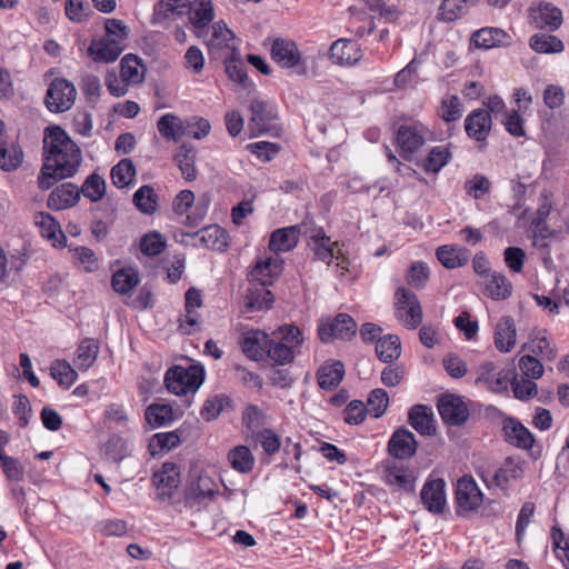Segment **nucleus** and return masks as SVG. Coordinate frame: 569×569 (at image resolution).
Masks as SVG:
<instances>
[{
  "label": "nucleus",
  "instance_id": "58",
  "mask_svg": "<svg viewBox=\"0 0 569 569\" xmlns=\"http://www.w3.org/2000/svg\"><path fill=\"white\" fill-rule=\"evenodd\" d=\"M167 246L166 238L158 231L146 233L140 240V250L144 256H159Z\"/></svg>",
  "mask_w": 569,
  "mask_h": 569
},
{
  "label": "nucleus",
  "instance_id": "45",
  "mask_svg": "<svg viewBox=\"0 0 569 569\" xmlns=\"http://www.w3.org/2000/svg\"><path fill=\"white\" fill-rule=\"evenodd\" d=\"M282 263L283 261L281 259L272 257L257 261L251 274L266 286L271 283V279L281 272Z\"/></svg>",
  "mask_w": 569,
  "mask_h": 569
},
{
  "label": "nucleus",
  "instance_id": "55",
  "mask_svg": "<svg viewBox=\"0 0 569 569\" xmlns=\"http://www.w3.org/2000/svg\"><path fill=\"white\" fill-rule=\"evenodd\" d=\"M99 343L92 338L83 339L78 346L77 357L80 369H89L97 360Z\"/></svg>",
  "mask_w": 569,
  "mask_h": 569
},
{
  "label": "nucleus",
  "instance_id": "13",
  "mask_svg": "<svg viewBox=\"0 0 569 569\" xmlns=\"http://www.w3.org/2000/svg\"><path fill=\"white\" fill-rule=\"evenodd\" d=\"M269 342V335L258 329H251L242 333L239 345L247 358L253 361H262L266 360Z\"/></svg>",
  "mask_w": 569,
  "mask_h": 569
},
{
  "label": "nucleus",
  "instance_id": "61",
  "mask_svg": "<svg viewBox=\"0 0 569 569\" xmlns=\"http://www.w3.org/2000/svg\"><path fill=\"white\" fill-rule=\"evenodd\" d=\"M467 0H443L439 8V19L452 22L467 13Z\"/></svg>",
  "mask_w": 569,
  "mask_h": 569
},
{
  "label": "nucleus",
  "instance_id": "7",
  "mask_svg": "<svg viewBox=\"0 0 569 569\" xmlns=\"http://www.w3.org/2000/svg\"><path fill=\"white\" fill-rule=\"evenodd\" d=\"M437 409L442 421L449 426H461L470 416L469 408L462 397L452 393L439 396Z\"/></svg>",
  "mask_w": 569,
  "mask_h": 569
},
{
  "label": "nucleus",
  "instance_id": "19",
  "mask_svg": "<svg viewBox=\"0 0 569 569\" xmlns=\"http://www.w3.org/2000/svg\"><path fill=\"white\" fill-rule=\"evenodd\" d=\"M301 233V224L276 229L270 234L268 248L274 253L291 251L297 247Z\"/></svg>",
  "mask_w": 569,
  "mask_h": 569
},
{
  "label": "nucleus",
  "instance_id": "6",
  "mask_svg": "<svg viewBox=\"0 0 569 569\" xmlns=\"http://www.w3.org/2000/svg\"><path fill=\"white\" fill-rule=\"evenodd\" d=\"M396 316L408 328L415 329L422 321V309L416 293L400 287L396 290Z\"/></svg>",
  "mask_w": 569,
  "mask_h": 569
},
{
  "label": "nucleus",
  "instance_id": "25",
  "mask_svg": "<svg viewBox=\"0 0 569 569\" xmlns=\"http://www.w3.org/2000/svg\"><path fill=\"white\" fill-rule=\"evenodd\" d=\"M471 41L477 48L491 49L509 46L512 39L509 33L500 28L485 27L473 32Z\"/></svg>",
  "mask_w": 569,
  "mask_h": 569
},
{
  "label": "nucleus",
  "instance_id": "47",
  "mask_svg": "<svg viewBox=\"0 0 569 569\" xmlns=\"http://www.w3.org/2000/svg\"><path fill=\"white\" fill-rule=\"evenodd\" d=\"M521 473V466L515 462L512 458H507L502 466L495 471L492 482L495 486L505 489L510 480L520 478Z\"/></svg>",
  "mask_w": 569,
  "mask_h": 569
},
{
  "label": "nucleus",
  "instance_id": "41",
  "mask_svg": "<svg viewBox=\"0 0 569 569\" xmlns=\"http://www.w3.org/2000/svg\"><path fill=\"white\" fill-rule=\"evenodd\" d=\"M486 292L495 300H503L511 296L512 284L500 272H491L486 280Z\"/></svg>",
  "mask_w": 569,
  "mask_h": 569
},
{
  "label": "nucleus",
  "instance_id": "1",
  "mask_svg": "<svg viewBox=\"0 0 569 569\" xmlns=\"http://www.w3.org/2000/svg\"><path fill=\"white\" fill-rule=\"evenodd\" d=\"M42 166L37 178L42 191L51 189L60 180L72 178L82 162L80 147L60 126L44 129Z\"/></svg>",
  "mask_w": 569,
  "mask_h": 569
},
{
  "label": "nucleus",
  "instance_id": "46",
  "mask_svg": "<svg viewBox=\"0 0 569 569\" xmlns=\"http://www.w3.org/2000/svg\"><path fill=\"white\" fill-rule=\"evenodd\" d=\"M451 159L449 149L445 146L433 147L420 163L427 173H438Z\"/></svg>",
  "mask_w": 569,
  "mask_h": 569
},
{
  "label": "nucleus",
  "instance_id": "60",
  "mask_svg": "<svg viewBox=\"0 0 569 569\" xmlns=\"http://www.w3.org/2000/svg\"><path fill=\"white\" fill-rule=\"evenodd\" d=\"M339 243L329 241H320L315 244H310V248L315 254V258L319 261L326 262L328 266L331 264L333 259H340L342 250L338 249Z\"/></svg>",
  "mask_w": 569,
  "mask_h": 569
},
{
  "label": "nucleus",
  "instance_id": "21",
  "mask_svg": "<svg viewBox=\"0 0 569 569\" xmlns=\"http://www.w3.org/2000/svg\"><path fill=\"white\" fill-rule=\"evenodd\" d=\"M529 17L538 28L557 30L562 23V12L559 8L549 2H540L537 7L530 8Z\"/></svg>",
  "mask_w": 569,
  "mask_h": 569
},
{
  "label": "nucleus",
  "instance_id": "59",
  "mask_svg": "<svg viewBox=\"0 0 569 569\" xmlns=\"http://www.w3.org/2000/svg\"><path fill=\"white\" fill-rule=\"evenodd\" d=\"M252 438L260 443L267 456H273L282 446L281 438L271 428H262L259 432L254 433Z\"/></svg>",
  "mask_w": 569,
  "mask_h": 569
},
{
  "label": "nucleus",
  "instance_id": "2",
  "mask_svg": "<svg viewBox=\"0 0 569 569\" xmlns=\"http://www.w3.org/2000/svg\"><path fill=\"white\" fill-rule=\"evenodd\" d=\"M204 381V369L202 366H173L164 375V385L169 392L176 396L194 393Z\"/></svg>",
  "mask_w": 569,
  "mask_h": 569
},
{
  "label": "nucleus",
  "instance_id": "64",
  "mask_svg": "<svg viewBox=\"0 0 569 569\" xmlns=\"http://www.w3.org/2000/svg\"><path fill=\"white\" fill-rule=\"evenodd\" d=\"M264 412L257 405H248L242 411V425L253 436L263 425Z\"/></svg>",
  "mask_w": 569,
  "mask_h": 569
},
{
  "label": "nucleus",
  "instance_id": "17",
  "mask_svg": "<svg viewBox=\"0 0 569 569\" xmlns=\"http://www.w3.org/2000/svg\"><path fill=\"white\" fill-rule=\"evenodd\" d=\"M505 440L519 449L529 450L535 443V437L528 428L512 417H507L502 422Z\"/></svg>",
  "mask_w": 569,
  "mask_h": 569
},
{
  "label": "nucleus",
  "instance_id": "14",
  "mask_svg": "<svg viewBox=\"0 0 569 569\" xmlns=\"http://www.w3.org/2000/svg\"><path fill=\"white\" fill-rule=\"evenodd\" d=\"M446 482L441 478L427 480L420 491V498L426 509L435 515L443 512L446 507Z\"/></svg>",
  "mask_w": 569,
  "mask_h": 569
},
{
  "label": "nucleus",
  "instance_id": "20",
  "mask_svg": "<svg viewBox=\"0 0 569 569\" xmlns=\"http://www.w3.org/2000/svg\"><path fill=\"white\" fill-rule=\"evenodd\" d=\"M79 199V188L72 182H64L50 192L47 206L51 210L60 211L74 207Z\"/></svg>",
  "mask_w": 569,
  "mask_h": 569
},
{
  "label": "nucleus",
  "instance_id": "37",
  "mask_svg": "<svg viewBox=\"0 0 569 569\" xmlns=\"http://www.w3.org/2000/svg\"><path fill=\"white\" fill-rule=\"evenodd\" d=\"M147 423L156 429L170 425L174 420L173 409L170 405L151 403L144 411Z\"/></svg>",
  "mask_w": 569,
  "mask_h": 569
},
{
  "label": "nucleus",
  "instance_id": "12",
  "mask_svg": "<svg viewBox=\"0 0 569 569\" xmlns=\"http://www.w3.org/2000/svg\"><path fill=\"white\" fill-rule=\"evenodd\" d=\"M24 153L17 140L9 141L6 137V123L0 119V170L11 172L23 162Z\"/></svg>",
  "mask_w": 569,
  "mask_h": 569
},
{
  "label": "nucleus",
  "instance_id": "26",
  "mask_svg": "<svg viewBox=\"0 0 569 569\" xmlns=\"http://www.w3.org/2000/svg\"><path fill=\"white\" fill-rule=\"evenodd\" d=\"M408 423L422 436L436 433L433 411L426 405H415L409 409Z\"/></svg>",
  "mask_w": 569,
  "mask_h": 569
},
{
  "label": "nucleus",
  "instance_id": "30",
  "mask_svg": "<svg viewBox=\"0 0 569 569\" xmlns=\"http://www.w3.org/2000/svg\"><path fill=\"white\" fill-rule=\"evenodd\" d=\"M120 76L127 84L141 83L144 76L142 59L133 53L126 54L120 61Z\"/></svg>",
  "mask_w": 569,
  "mask_h": 569
},
{
  "label": "nucleus",
  "instance_id": "4",
  "mask_svg": "<svg viewBox=\"0 0 569 569\" xmlns=\"http://www.w3.org/2000/svg\"><path fill=\"white\" fill-rule=\"evenodd\" d=\"M77 97L74 84L66 78L53 79L47 90L44 103L49 111L62 113L72 108Z\"/></svg>",
  "mask_w": 569,
  "mask_h": 569
},
{
  "label": "nucleus",
  "instance_id": "57",
  "mask_svg": "<svg viewBox=\"0 0 569 569\" xmlns=\"http://www.w3.org/2000/svg\"><path fill=\"white\" fill-rule=\"evenodd\" d=\"M389 396L385 389L376 388L370 391L367 399L368 415L378 419L382 417L388 408Z\"/></svg>",
  "mask_w": 569,
  "mask_h": 569
},
{
  "label": "nucleus",
  "instance_id": "54",
  "mask_svg": "<svg viewBox=\"0 0 569 569\" xmlns=\"http://www.w3.org/2000/svg\"><path fill=\"white\" fill-rule=\"evenodd\" d=\"M79 190L80 194L82 193L92 202H97L106 194V180L98 173L93 172L87 177Z\"/></svg>",
  "mask_w": 569,
  "mask_h": 569
},
{
  "label": "nucleus",
  "instance_id": "32",
  "mask_svg": "<svg viewBox=\"0 0 569 569\" xmlns=\"http://www.w3.org/2000/svg\"><path fill=\"white\" fill-rule=\"evenodd\" d=\"M345 366L341 361L322 365L317 371L318 385L323 390H333L342 381Z\"/></svg>",
  "mask_w": 569,
  "mask_h": 569
},
{
  "label": "nucleus",
  "instance_id": "29",
  "mask_svg": "<svg viewBox=\"0 0 569 569\" xmlns=\"http://www.w3.org/2000/svg\"><path fill=\"white\" fill-rule=\"evenodd\" d=\"M194 237L208 249L223 252L229 246L227 231L218 224L204 227L194 233Z\"/></svg>",
  "mask_w": 569,
  "mask_h": 569
},
{
  "label": "nucleus",
  "instance_id": "43",
  "mask_svg": "<svg viewBox=\"0 0 569 569\" xmlns=\"http://www.w3.org/2000/svg\"><path fill=\"white\" fill-rule=\"evenodd\" d=\"M224 69L228 78L234 82L248 87L249 78L246 71V64L240 58L239 51L233 48L230 56L224 59Z\"/></svg>",
  "mask_w": 569,
  "mask_h": 569
},
{
  "label": "nucleus",
  "instance_id": "62",
  "mask_svg": "<svg viewBox=\"0 0 569 569\" xmlns=\"http://www.w3.org/2000/svg\"><path fill=\"white\" fill-rule=\"evenodd\" d=\"M429 277L430 270L428 264L423 261H415L409 267L407 282L416 289H422L426 287Z\"/></svg>",
  "mask_w": 569,
  "mask_h": 569
},
{
  "label": "nucleus",
  "instance_id": "50",
  "mask_svg": "<svg viewBox=\"0 0 569 569\" xmlns=\"http://www.w3.org/2000/svg\"><path fill=\"white\" fill-rule=\"evenodd\" d=\"M158 131L167 140L178 142L184 134L181 122L172 113L163 114L157 123Z\"/></svg>",
  "mask_w": 569,
  "mask_h": 569
},
{
  "label": "nucleus",
  "instance_id": "24",
  "mask_svg": "<svg viewBox=\"0 0 569 569\" xmlns=\"http://www.w3.org/2000/svg\"><path fill=\"white\" fill-rule=\"evenodd\" d=\"M122 50L123 48L116 39H93L88 48V56L94 62L110 63L120 57Z\"/></svg>",
  "mask_w": 569,
  "mask_h": 569
},
{
  "label": "nucleus",
  "instance_id": "8",
  "mask_svg": "<svg viewBox=\"0 0 569 569\" xmlns=\"http://www.w3.org/2000/svg\"><path fill=\"white\" fill-rule=\"evenodd\" d=\"M357 332V323L347 313H338L333 320L321 323L318 335L323 343H330L333 339L350 340Z\"/></svg>",
  "mask_w": 569,
  "mask_h": 569
},
{
  "label": "nucleus",
  "instance_id": "3",
  "mask_svg": "<svg viewBox=\"0 0 569 569\" xmlns=\"http://www.w3.org/2000/svg\"><path fill=\"white\" fill-rule=\"evenodd\" d=\"M483 502V493L472 477H461L455 491L456 515L468 518L477 511Z\"/></svg>",
  "mask_w": 569,
  "mask_h": 569
},
{
  "label": "nucleus",
  "instance_id": "35",
  "mask_svg": "<svg viewBox=\"0 0 569 569\" xmlns=\"http://www.w3.org/2000/svg\"><path fill=\"white\" fill-rule=\"evenodd\" d=\"M173 160L187 181L197 179L198 170L196 168V150L193 147L181 144Z\"/></svg>",
  "mask_w": 569,
  "mask_h": 569
},
{
  "label": "nucleus",
  "instance_id": "10",
  "mask_svg": "<svg viewBox=\"0 0 569 569\" xmlns=\"http://www.w3.org/2000/svg\"><path fill=\"white\" fill-rule=\"evenodd\" d=\"M429 130L418 124H401L397 131L396 141L401 151V157L410 160V156L417 152L427 141Z\"/></svg>",
  "mask_w": 569,
  "mask_h": 569
},
{
  "label": "nucleus",
  "instance_id": "56",
  "mask_svg": "<svg viewBox=\"0 0 569 569\" xmlns=\"http://www.w3.org/2000/svg\"><path fill=\"white\" fill-rule=\"evenodd\" d=\"M273 301L274 297L272 292L263 288L261 290L250 292L246 298L244 307L248 312L269 310L272 307Z\"/></svg>",
  "mask_w": 569,
  "mask_h": 569
},
{
  "label": "nucleus",
  "instance_id": "53",
  "mask_svg": "<svg viewBox=\"0 0 569 569\" xmlns=\"http://www.w3.org/2000/svg\"><path fill=\"white\" fill-rule=\"evenodd\" d=\"M136 174V168L131 159L120 160L111 169V179L117 188H124L130 184Z\"/></svg>",
  "mask_w": 569,
  "mask_h": 569
},
{
  "label": "nucleus",
  "instance_id": "15",
  "mask_svg": "<svg viewBox=\"0 0 569 569\" xmlns=\"http://www.w3.org/2000/svg\"><path fill=\"white\" fill-rule=\"evenodd\" d=\"M184 4L189 22L197 31L209 27L216 17L212 0H186Z\"/></svg>",
  "mask_w": 569,
  "mask_h": 569
},
{
  "label": "nucleus",
  "instance_id": "36",
  "mask_svg": "<svg viewBox=\"0 0 569 569\" xmlns=\"http://www.w3.org/2000/svg\"><path fill=\"white\" fill-rule=\"evenodd\" d=\"M232 406V400L224 393H216L206 399L200 416L207 422L216 420L227 408Z\"/></svg>",
  "mask_w": 569,
  "mask_h": 569
},
{
  "label": "nucleus",
  "instance_id": "63",
  "mask_svg": "<svg viewBox=\"0 0 569 569\" xmlns=\"http://www.w3.org/2000/svg\"><path fill=\"white\" fill-rule=\"evenodd\" d=\"M463 109L458 96H449L441 101L439 116L445 122H455L462 116Z\"/></svg>",
  "mask_w": 569,
  "mask_h": 569
},
{
  "label": "nucleus",
  "instance_id": "44",
  "mask_svg": "<svg viewBox=\"0 0 569 569\" xmlns=\"http://www.w3.org/2000/svg\"><path fill=\"white\" fill-rule=\"evenodd\" d=\"M530 48L538 53H560L563 51V42L556 36L536 33L529 40Z\"/></svg>",
  "mask_w": 569,
  "mask_h": 569
},
{
  "label": "nucleus",
  "instance_id": "22",
  "mask_svg": "<svg viewBox=\"0 0 569 569\" xmlns=\"http://www.w3.org/2000/svg\"><path fill=\"white\" fill-rule=\"evenodd\" d=\"M152 482L157 487L159 496L164 499L171 498L173 490L179 487L180 472L179 467L173 462H164L160 470L153 473Z\"/></svg>",
  "mask_w": 569,
  "mask_h": 569
},
{
  "label": "nucleus",
  "instance_id": "40",
  "mask_svg": "<svg viewBox=\"0 0 569 569\" xmlns=\"http://www.w3.org/2000/svg\"><path fill=\"white\" fill-rule=\"evenodd\" d=\"M186 0H160L153 7L152 23H161L173 16L186 13Z\"/></svg>",
  "mask_w": 569,
  "mask_h": 569
},
{
  "label": "nucleus",
  "instance_id": "38",
  "mask_svg": "<svg viewBox=\"0 0 569 569\" xmlns=\"http://www.w3.org/2000/svg\"><path fill=\"white\" fill-rule=\"evenodd\" d=\"M228 461L236 471L249 473L254 467L256 459L247 446L239 445L229 450Z\"/></svg>",
  "mask_w": 569,
  "mask_h": 569
},
{
  "label": "nucleus",
  "instance_id": "33",
  "mask_svg": "<svg viewBox=\"0 0 569 569\" xmlns=\"http://www.w3.org/2000/svg\"><path fill=\"white\" fill-rule=\"evenodd\" d=\"M34 223L40 229L42 237L57 241L63 246L67 238L60 228L58 221L48 212H38L34 217Z\"/></svg>",
  "mask_w": 569,
  "mask_h": 569
},
{
  "label": "nucleus",
  "instance_id": "27",
  "mask_svg": "<svg viewBox=\"0 0 569 569\" xmlns=\"http://www.w3.org/2000/svg\"><path fill=\"white\" fill-rule=\"evenodd\" d=\"M436 256L445 268L456 269L468 263L470 250L460 246L442 244L437 248Z\"/></svg>",
  "mask_w": 569,
  "mask_h": 569
},
{
  "label": "nucleus",
  "instance_id": "52",
  "mask_svg": "<svg viewBox=\"0 0 569 569\" xmlns=\"http://www.w3.org/2000/svg\"><path fill=\"white\" fill-rule=\"evenodd\" d=\"M139 283L138 273L133 269H120L111 279L112 288L120 295H126Z\"/></svg>",
  "mask_w": 569,
  "mask_h": 569
},
{
  "label": "nucleus",
  "instance_id": "28",
  "mask_svg": "<svg viewBox=\"0 0 569 569\" xmlns=\"http://www.w3.org/2000/svg\"><path fill=\"white\" fill-rule=\"evenodd\" d=\"M385 479L388 485L396 486L402 491H415L417 477L415 472L407 467L396 463L388 466L385 471Z\"/></svg>",
  "mask_w": 569,
  "mask_h": 569
},
{
  "label": "nucleus",
  "instance_id": "48",
  "mask_svg": "<svg viewBox=\"0 0 569 569\" xmlns=\"http://www.w3.org/2000/svg\"><path fill=\"white\" fill-rule=\"evenodd\" d=\"M134 206L146 214H152L158 208V194L149 184L141 186L133 194Z\"/></svg>",
  "mask_w": 569,
  "mask_h": 569
},
{
  "label": "nucleus",
  "instance_id": "39",
  "mask_svg": "<svg viewBox=\"0 0 569 569\" xmlns=\"http://www.w3.org/2000/svg\"><path fill=\"white\" fill-rule=\"evenodd\" d=\"M376 355L382 362H391L401 355V342L397 335H387L377 340Z\"/></svg>",
  "mask_w": 569,
  "mask_h": 569
},
{
  "label": "nucleus",
  "instance_id": "31",
  "mask_svg": "<svg viewBox=\"0 0 569 569\" xmlns=\"http://www.w3.org/2000/svg\"><path fill=\"white\" fill-rule=\"evenodd\" d=\"M516 345V326L511 317H502L495 331V346L501 352H509Z\"/></svg>",
  "mask_w": 569,
  "mask_h": 569
},
{
  "label": "nucleus",
  "instance_id": "51",
  "mask_svg": "<svg viewBox=\"0 0 569 569\" xmlns=\"http://www.w3.org/2000/svg\"><path fill=\"white\" fill-rule=\"evenodd\" d=\"M129 455L127 441L118 435H112L104 445V457L111 462L120 463Z\"/></svg>",
  "mask_w": 569,
  "mask_h": 569
},
{
  "label": "nucleus",
  "instance_id": "16",
  "mask_svg": "<svg viewBox=\"0 0 569 569\" xmlns=\"http://www.w3.org/2000/svg\"><path fill=\"white\" fill-rule=\"evenodd\" d=\"M251 118L249 127L261 134L272 129V122L277 119V110L273 104L254 99L250 103Z\"/></svg>",
  "mask_w": 569,
  "mask_h": 569
},
{
  "label": "nucleus",
  "instance_id": "42",
  "mask_svg": "<svg viewBox=\"0 0 569 569\" xmlns=\"http://www.w3.org/2000/svg\"><path fill=\"white\" fill-rule=\"evenodd\" d=\"M295 359V352L289 345L280 341L278 338L270 337V342L266 351V360L276 365L284 366L291 363Z\"/></svg>",
  "mask_w": 569,
  "mask_h": 569
},
{
  "label": "nucleus",
  "instance_id": "9",
  "mask_svg": "<svg viewBox=\"0 0 569 569\" xmlns=\"http://www.w3.org/2000/svg\"><path fill=\"white\" fill-rule=\"evenodd\" d=\"M492 129L490 112L478 108L472 110L465 119V131L468 138L479 143V150L487 147V140Z\"/></svg>",
  "mask_w": 569,
  "mask_h": 569
},
{
  "label": "nucleus",
  "instance_id": "49",
  "mask_svg": "<svg viewBox=\"0 0 569 569\" xmlns=\"http://www.w3.org/2000/svg\"><path fill=\"white\" fill-rule=\"evenodd\" d=\"M50 375L64 389H69L78 378L77 371L66 360L53 361L50 367Z\"/></svg>",
  "mask_w": 569,
  "mask_h": 569
},
{
  "label": "nucleus",
  "instance_id": "18",
  "mask_svg": "<svg viewBox=\"0 0 569 569\" xmlns=\"http://www.w3.org/2000/svg\"><path fill=\"white\" fill-rule=\"evenodd\" d=\"M361 58V48L355 40L340 38L330 47V59L336 64L355 66Z\"/></svg>",
  "mask_w": 569,
  "mask_h": 569
},
{
  "label": "nucleus",
  "instance_id": "11",
  "mask_svg": "<svg viewBox=\"0 0 569 569\" xmlns=\"http://www.w3.org/2000/svg\"><path fill=\"white\" fill-rule=\"evenodd\" d=\"M417 449L418 441L415 435L403 427L396 429L387 443L388 453L398 460L410 459L416 455Z\"/></svg>",
  "mask_w": 569,
  "mask_h": 569
},
{
  "label": "nucleus",
  "instance_id": "5",
  "mask_svg": "<svg viewBox=\"0 0 569 569\" xmlns=\"http://www.w3.org/2000/svg\"><path fill=\"white\" fill-rule=\"evenodd\" d=\"M271 59L281 68H298L299 74H306L307 68L302 63L301 53L295 41L284 38H276L270 49Z\"/></svg>",
  "mask_w": 569,
  "mask_h": 569
},
{
  "label": "nucleus",
  "instance_id": "23",
  "mask_svg": "<svg viewBox=\"0 0 569 569\" xmlns=\"http://www.w3.org/2000/svg\"><path fill=\"white\" fill-rule=\"evenodd\" d=\"M511 375V371L501 370L497 372L493 362H485L480 367V372L476 382L482 383L492 392L501 393L508 390Z\"/></svg>",
  "mask_w": 569,
  "mask_h": 569
},
{
  "label": "nucleus",
  "instance_id": "34",
  "mask_svg": "<svg viewBox=\"0 0 569 569\" xmlns=\"http://www.w3.org/2000/svg\"><path fill=\"white\" fill-rule=\"evenodd\" d=\"M181 443L180 435L177 430L154 433L148 443V451L152 457L163 455Z\"/></svg>",
  "mask_w": 569,
  "mask_h": 569
}]
</instances>
